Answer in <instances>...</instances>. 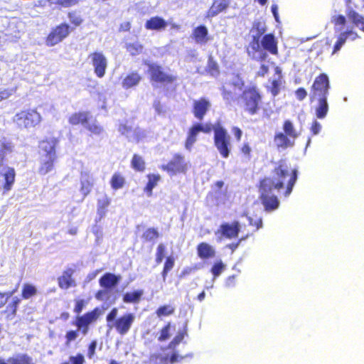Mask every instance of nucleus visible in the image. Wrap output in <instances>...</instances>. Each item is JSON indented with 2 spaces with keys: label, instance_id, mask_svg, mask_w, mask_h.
Instances as JSON below:
<instances>
[{
  "label": "nucleus",
  "instance_id": "obj_1",
  "mask_svg": "<svg viewBox=\"0 0 364 364\" xmlns=\"http://www.w3.org/2000/svg\"><path fill=\"white\" fill-rule=\"evenodd\" d=\"M297 180V170L291 168L284 161H280L274 171L273 178H267L260 183V200L267 212H272L279 208V201L275 195L284 188L285 182L287 189L284 196L288 197Z\"/></svg>",
  "mask_w": 364,
  "mask_h": 364
},
{
  "label": "nucleus",
  "instance_id": "obj_2",
  "mask_svg": "<svg viewBox=\"0 0 364 364\" xmlns=\"http://www.w3.org/2000/svg\"><path fill=\"white\" fill-rule=\"evenodd\" d=\"M345 12L353 25H346L347 20L343 15L339 14L332 16L331 21L334 24L335 33L337 38L332 54L338 52L347 41H353L359 38L357 32L354 31L353 26L364 32V17L353 10L350 5L347 6Z\"/></svg>",
  "mask_w": 364,
  "mask_h": 364
},
{
  "label": "nucleus",
  "instance_id": "obj_3",
  "mask_svg": "<svg viewBox=\"0 0 364 364\" xmlns=\"http://www.w3.org/2000/svg\"><path fill=\"white\" fill-rule=\"evenodd\" d=\"M117 309L113 308L107 314L106 317L107 326L110 328L114 327L118 333L124 336L129 331L136 316L132 313H127L117 318Z\"/></svg>",
  "mask_w": 364,
  "mask_h": 364
},
{
  "label": "nucleus",
  "instance_id": "obj_4",
  "mask_svg": "<svg viewBox=\"0 0 364 364\" xmlns=\"http://www.w3.org/2000/svg\"><path fill=\"white\" fill-rule=\"evenodd\" d=\"M214 145L225 159L229 157L231 151V137L227 130L220 124L213 126Z\"/></svg>",
  "mask_w": 364,
  "mask_h": 364
},
{
  "label": "nucleus",
  "instance_id": "obj_5",
  "mask_svg": "<svg viewBox=\"0 0 364 364\" xmlns=\"http://www.w3.org/2000/svg\"><path fill=\"white\" fill-rule=\"evenodd\" d=\"M42 117L35 109H26L16 113L13 122L19 127L26 129L33 128L41 123Z\"/></svg>",
  "mask_w": 364,
  "mask_h": 364
},
{
  "label": "nucleus",
  "instance_id": "obj_6",
  "mask_svg": "<svg viewBox=\"0 0 364 364\" xmlns=\"http://www.w3.org/2000/svg\"><path fill=\"white\" fill-rule=\"evenodd\" d=\"M260 100L261 97L256 87L250 86L244 90L239 102L245 111L250 114H255L259 109Z\"/></svg>",
  "mask_w": 364,
  "mask_h": 364
},
{
  "label": "nucleus",
  "instance_id": "obj_7",
  "mask_svg": "<svg viewBox=\"0 0 364 364\" xmlns=\"http://www.w3.org/2000/svg\"><path fill=\"white\" fill-rule=\"evenodd\" d=\"M330 82L326 74L322 73L314 81L310 92V99L328 98Z\"/></svg>",
  "mask_w": 364,
  "mask_h": 364
},
{
  "label": "nucleus",
  "instance_id": "obj_8",
  "mask_svg": "<svg viewBox=\"0 0 364 364\" xmlns=\"http://www.w3.org/2000/svg\"><path fill=\"white\" fill-rule=\"evenodd\" d=\"M161 168L170 176H174L180 173H185L188 169V164L185 161L183 156L176 154L167 164L162 165Z\"/></svg>",
  "mask_w": 364,
  "mask_h": 364
},
{
  "label": "nucleus",
  "instance_id": "obj_9",
  "mask_svg": "<svg viewBox=\"0 0 364 364\" xmlns=\"http://www.w3.org/2000/svg\"><path fill=\"white\" fill-rule=\"evenodd\" d=\"M89 59L98 77L105 76L107 68V59L102 52H94L89 55Z\"/></svg>",
  "mask_w": 364,
  "mask_h": 364
},
{
  "label": "nucleus",
  "instance_id": "obj_10",
  "mask_svg": "<svg viewBox=\"0 0 364 364\" xmlns=\"http://www.w3.org/2000/svg\"><path fill=\"white\" fill-rule=\"evenodd\" d=\"M240 232V223L237 221L232 223H223L215 231V234L219 241L223 237L232 239L237 237Z\"/></svg>",
  "mask_w": 364,
  "mask_h": 364
},
{
  "label": "nucleus",
  "instance_id": "obj_11",
  "mask_svg": "<svg viewBox=\"0 0 364 364\" xmlns=\"http://www.w3.org/2000/svg\"><path fill=\"white\" fill-rule=\"evenodd\" d=\"M69 34V26L66 23H62L54 28L46 39V45L53 46L61 42Z\"/></svg>",
  "mask_w": 364,
  "mask_h": 364
},
{
  "label": "nucleus",
  "instance_id": "obj_12",
  "mask_svg": "<svg viewBox=\"0 0 364 364\" xmlns=\"http://www.w3.org/2000/svg\"><path fill=\"white\" fill-rule=\"evenodd\" d=\"M247 53L250 57L257 61L264 60L267 57V53L262 49L259 37H253V40L250 42L247 48Z\"/></svg>",
  "mask_w": 364,
  "mask_h": 364
},
{
  "label": "nucleus",
  "instance_id": "obj_13",
  "mask_svg": "<svg viewBox=\"0 0 364 364\" xmlns=\"http://www.w3.org/2000/svg\"><path fill=\"white\" fill-rule=\"evenodd\" d=\"M144 63L149 67V72L152 80L159 82H170L173 80L174 78L163 72L159 65L155 63H149L147 60H145Z\"/></svg>",
  "mask_w": 364,
  "mask_h": 364
},
{
  "label": "nucleus",
  "instance_id": "obj_14",
  "mask_svg": "<svg viewBox=\"0 0 364 364\" xmlns=\"http://www.w3.org/2000/svg\"><path fill=\"white\" fill-rule=\"evenodd\" d=\"M15 171L13 168L0 164V177L4 178L3 193L11 191L15 181Z\"/></svg>",
  "mask_w": 364,
  "mask_h": 364
},
{
  "label": "nucleus",
  "instance_id": "obj_15",
  "mask_svg": "<svg viewBox=\"0 0 364 364\" xmlns=\"http://www.w3.org/2000/svg\"><path fill=\"white\" fill-rule=\"evenodd\" d=\"M185 334L186 333L183 331L178 332V334L174 337L173 341L168 345V349L171 350V354H166V360L169 359L171 363H174L183 359L182 356H179L176 353V352L175 351V348L183 341Z\"/></svg>",
  "mask_w": 364,
  "mask_h": 364
},
{
  "label": "nucleus",
  "instance_id": "obj_16",
  "mask_svg": "<svg viewBox=\"0 0 364 364\" xmlns=\"http://www.w3.org/2000/svg\"><path fill=\"white\" fill-rule=\"evenodd\" d=\"M56 139H48L41 141L39 144L40 156L57 158L55 152Z\"/></svg>",
  "mask_w": 364,
  "mask_h": 364
},
{
  "label": "nucleus",
  "instance_id": "obj_17",
  "mask_svg": "<svg viewBox=\"0 0 364 364\" xmlns=\"http://www.w3.org/2000/svg\"><path fill=\"white\" fill-rule=\"evenodd\" d=\"M94 183L92 173L87 170H83L80 175V191L83 196V199L90 193Z\"/></svg>",
  "mask_w": 364,
  "mask_h": 364
},
{
  "label": "nucleus",
  "instance_id": "obj_18",
  "mask_svg": "<svg viewBox=\"0 0 364 364\" xmlns=\"http://www.w3.org/2000/svg\"><path fill=\"white\" fill-rule=\"evenodd\" d=\"M210 107V102L205 98H200L193 101V113L196 118L202 120Z\"/></svg>",
  "mask_w": 364,
  "mask_h": 364
},
{
  "label": "nucleus",
  "instance_id": "obj_19",
  "mask_svg": "<svg viewBox=\"0 0 364 364\" xmlns=\"http://www.w3.org/2000/svg\"><path fill=\"white\" fill-rule=\"evenodd\" d=\"M191 36L195 43L200 46L205 45L210 40L208 35V28L203 25L195 28L193 31Z\"/></svg>",
  "mask_w": 364,
  "mask_h": 364
},
{
  "label": "nucleus",
  "instance_id": "obj_20",
  "mask_svg": "<svg viewBox=\"0 0 364 364\" xmlns=\"http://www.w3.org/2000/svg\"><path fill=\"white\" fill-rule=\"evenodd\" d=\"M311 100L316 102L314 107L316 117L319 119H324L329 110L327 98L311 99Z\"/></svg>",
  "mask_w": 364,
  "mask_h": 364
},
{
  "label": "nucleus",
  "instance_id": "obj_21",
  "mask_svg": "<svg viewBox=\"0 0 364 364\" xmlns=\"http://www.w3.org/2000/svg\"><path fill=\"white\" fill-rule=\"evenodd\" d=\"M261 44L264 51H268L273 55L277 54V42L273 34L264 35L261 40Z\"/></svg>",
  "mask_w": 364,
  "mask_h": 364
},
{
  "label": "nucleus",
  "instance_id": "obj_22",
  "mask_svg": "<svg viewBox=\"0 0 364 364\" xmlns=\"http://www.w3.org/2000/svg\"><path fill=\"white\" fill-rule=\"evenodd\" d=\"M199 127L200 125L195 123L189 128L187 132V137L185 141V148L189 151L192 150L194 144L197 141L198 136L200 132Z\"/></svg>",
  "mask_w": 364,
  "mask_h": 364
},
{
  "label": "nucleus",
  "instance_id": "obj_23",
  "mask_svg": "<svg viewBox=\"0 0 364 364\" xmlns=\"http://www.w3.org/2000/svg\"><path fill=\"white\" fill-rule=\"evenodd\" d=\"M99 316L98 309H95L93 311L88 312L83 316H78L76 319L75 325L77 328H81L84 326H87L92 323L93 321L97 320Z\"/></svg>",
  "mask_w": 364,
  "mask_h": 364
},
{
  "label": "nucleus",
  "instance_id": "obj_24",
  "mask_svg": "<svg viewBox=\"0 0 364 364\" xmlns=\"http://www.w3.org/2000/svg\"><path fill=\"white\" fill-rule=\"evenodd\" d=\"M73 270L68 269L63 272V274L58 278V285L63 289H68L71 287L76 285L75 281L73 279L72 276Z\"/></svg>",
  "mask_w": 364,
  "mask_h": 364
},
{
  "label": "nucleus",
  "instance_id": "obj_25",
  "mask_svg": "<svg viewBox=\"0 0 364 364\" xmlns=\"http://www.w3.org/2000/svg\"><path fill=\"white\" fill-rule=\"evenodd\" d=\"M121 280L120 276L112 273H106L100 279V285L106 289L114 287Z\"/></svg>",
  "mask_w": 364,
  "mask_h": 364
},
{
  "label": "nucleus",
  "instance_id": "obj_26",
  "mask_svg": "<svg viewBox=\"0 0 364 364\" xmlns=\"http://www.w3.org/2000/svg\"><path fill=\"white\" fill-rule=\"evenodd\" d=\"M230 3V0H213V3L208 10V17H214L225 10Z\"/></svg>",
  "mask_w": 364,
  "mask_h": 364
},
{
  "label": "nucleus",
  "instance_id": "obj_27",
  "mask_svg": "<svg viewBox=\"0 0 364 364\" xmlns=\"http://www.w3.org/2000/svg\"><path fill=\"white\" fill-rule=\"evenodd\" d=\"M55 159L56 158L40 156L38 173L41 175H46L50 172L53 169Z\"/></svg>",
  "mask_w": 364,
  "mask_h": 364
},
{
  "label": "nucleus",
  "instance_id": "obj_28",
  "mask_svg": "<svg viewBox=\"0 0 364 364\" xmlns=\"http://www.w3.org/2000/svg\"><path fill=\"white\" fill-rule=\"evenodd\" d=\"M198 255L201 259H208L215 256V248L206 242H201L197 247Z\"/></svg>",
  "mask_w": 364,
  "mask_h": 364
},
{
  "label": "nucleus",
  "instance_id": "obj_29",
  "mask_svg": "<svg viewBox=\"0 0 364 364\" xmlns=\"http://www.w3.org/2000/svg\"><path fill=\"white\" fill-rule=\"evenodd\" d=\"M167 26L166 21L159 17L154 16L147 20L145 23V28L148 30H161Z\"/></svg>",
  "mask_w": 364,
  "mask_h": 364
},
{
  "label": "nucleus",
  "instance_id": "obj_30",
  "mask_svg": "<svg viewBox=\"0 0 364 364\" xmlns=\"http://www.w3.org/2000/svg\"><path fill=\"white\" fill-rule=\"evenodd\" d=\"M274 141L277 148L282 150L294 145V142L291 141L288 136L282 132L276 134Z\"/></svg>",
  "mask_w": 364,
  "mask_h": 364
},
{
  "label": "nucleus",
  "instance_id": "obj_31",
  "mask_svg": "<svg viewBox=\"0 0 364 364\" xmlns=\"http://www.w3.org/2000/svg\"><path fill=\"white\" fill-rule=\"evenodd\" d=\"M141 80V76L137 73H132L122 81V87L125 89L131 88L139 84Z\"/></svg>",
  "mask_w": 364,
  "mask_h": 364
},
{
  "label": "nucleus",
  "instance_id": "obj_32",
  "mask_svg": "<svg viewBox=\"0 0 364 364\" xmlns=\"http://www.w3.org/2000/svg\"><path fill=\"white\" fill-rule=\"evenodd\" d=\"M89 120L88 112H78L73 114L69 118V122L73 125L82 124L85 126L87 121Z\"/></svg>",
  "mask_w": 364,
  "mask_h": 364
},
{
  "label": "nucleus",
  "instance_id": "obj_33",
  "mask_svg": "<svg viewBox=\"0 0 364 364\" xmlns=\"http://www.w3.org/2000/svg\"><path fill=\"white\" fill-rule=\"evenodd\" d=\"M147 178L148 183L144 188V191L146 193L147 196L150 197L152 195L154 188L156 186L161 177L159 174H149Z\"/></svg>",
  "mask_w": 364,
  "mask_h": 364
},
{
  "label": "nucleus",
  "instance_id": "obj_34",
  "mask_svg": "<svg viewBox=\"0 0 364 364\" xmlns=\"http://www.w3.org/2000/svg\"><path fill=\"white\" fill-rule=\"evenodd\" d=\"M9 364H34L31 358L26 354H18L8 359Z\"/></svg>",
  "mask_w": 364,
  "mask_h": 364
},
{
  "label": "nucleus",
  "instance_id": "obj_35",
  "mask_svg": "<svg viewBox=\"0 0 364 364\" xmlns=\"http://www.w3.org/2000/svg\"><path fill=\"white\" fill-rule=\"evenodd\" d=\"M143 294L142 290H136L132 292H127L124 294L123 301L125 303L138 302Z\"/></svg>",
  "mask_w": 364,
  "mask_h": 364
},
{
  "label": "nucleus",
  "instance_id": "obj_36",
  "mask_svg": "<svg viewBox=\"0 0 364 364\" xmlns=\"http://www.w3.org/2000/svg\"><path fill=\"white\" fill-rule=\"evenodd\" d=\"M119 131L122 134L125 135L130 141L136 140L137 137L135 136L136 130L133 129L131 126L127 124H120Z\"/></svg>",
  "mask_w": 364,
  "mask_h": 364
},
{
  "label": "nucleus",
  "instance_id": "obj_37",
  "mask_svg": "<svg viewBox=\"0 0 364 364\" xmlns=\"http://www.w3.org/2000/svg\"><path fill=\"white\" fill-rule=\"evenodd\" d=\"M126 49L132 55H139L143 50V46L138 41L126 43Z\"/></svg>",
  "mask_w": 364,
  "mask_h": 364
},
{
  "label": "nucleus",
  "instance_id": "obj_38",
  "mask_svg": "<svg viewBox=\"0 0 364 364\" xmlns=\"http://www.w3.org/2000/svg\"><path fill=\"white\" fill-rule=\"evenodd\" d=\"M124 183L125 181L124 177L117 173H114L110 181L111 186L114 190L122 188L124 186Z\"/></svg>",
  "mask_w": 364,
  "mask_h": 364
},
{
  "label": "nucleus",
  "instance_id": "obj_39",
  "mask_svg": "<svg viewBox=\"0 0 364 364\" xmlns=\"http://www.w3.org/2000/svg\"><path fill=\"white\" fill-rule=\"evenodd\" d=\"M283 129L285 132V134L291 138H296L298 136V134L296 133L293 123L290 120H286L283 125Z\"/></svg>",
  "mask_w": 364,
  "mask_h": 364
},
{
  "label": "nucleus",
  "instance_id": "obj_40",
  "mask_svg": "<svg viewBox=\"0 0 364 364\" xmlns=\"http://www.w3.org/2000/svg\"><path fill=\"white\" fill-rule=\"evenodd\" d=\"M110 200V198L106 195L98 199L97 211L100 215L105 214V210L109 205Z\"/></svg>",
  "mask_w": 364,
  "mask_h": 364
},
{
  "label": "nucleus",
  "instance_id": "obj_41",
  "mask_svg": "<svg viewBox=\"0 0 364 364\" xmlns=\"http://www.w3.org/2000/svg\"><path fill=\"white\" fill-rule=\"evenodd\" d=\"M132 166L136 171H142L145 168V164L141 156L134 154L132 160Z\"/></svg>",
  "mask_w": 364,
  "mask_h": 364
},
{
  "label": "nucleus",
  "instance_id": "obj_42",
  "mask_svg": "<svg viewBox=\"0 0 364 364\" xmlns=\"http://www.w3.org/2000/svg\"><path fill=\"white\" fill-rule=\"evenodd\" d=\"M85 127L87 128L90 132H91L94 134L99 135L102 132V127L97 124V122L95 120H87Z\"/></svg>",
  "mask_w": 364,
  "mask_h": 364
},
{
  "label": "nucleus",
  "instance_id": "obj_43",
  "mask_svg": "<svg viewBox=\"0 0 364 364\" xmlns=\"http://www.w3.org/2000/svg\"><path fill=\"white\" fill-rule=\"evenodd\" d=\"M174 311V308L171 305H164L160 306L156 311V315L159 317L166 316L172 314Z\"/></svg>",
  "mask_w": 364,
  "mask_h": 364
},
{
  "label": "nucleus",
  "instance_id": "obj_44",
  "mask_svg": "<svg viewBox=\"0 0 364 364\" xmlns=\"http://www.w3.org/2000/svg\"><path fill=\"white\" fill-rule=\"evenodd\" d=\"M159 237V232L155 228H149L143 234L146 241H153Z\"/></svg>",
  "mask_w": 364,
  "mask_h": 364
},
{
  "label": "nucleus",
  "instance_id": "obj_45",
  "mask_svg": "<svg viewBox=\"0 0 364 364\" xmlns=\"http://www.w3.org/2000/svg\"><path fill=\"white\" fill-rule=\"evenodd\" d=\"M225 265L223 263L222 261H219L213 266L211 269V272L213 274V278L219 277L223 271L225 269Z\"/></svg>",
  "mask_w": 364,
  "mask_h": 364
},
{
  "label": "nucleus",
  "instance_id": "obj_46",
  "mask_svg": "<svg viewBox=\"0 0 364 364\" xmlns=\"http://www.w3.org/2000/svg\"><path fill=\"white\" fill-rule=\"evenodd\" d=\"M36 293V289L31 284H25L23 289L22 296L24 299H29Z\"/></svg>",
  "mask_w": 364,
  "mask_h": 364
},
{
  "label": "nucleus",
  "instance_id": "obj_47",
  "mask_svg": "<svg viewBox=\"0 0 364 364\" xmlns=\"http://www.w3.org/2000/svg\"><path fill=\"white\" fill-rule=\"evenodd\" d=\"M52 4H58L63 7H70L76 5L79 0H49Z\"/></svg>",
  "mask_w": 364,
  "mask_h": 364
},
{
  "label": "nucleus",
  "instance_id": "obj_48",
  "mask_svg": "<svg viewBox=\"0 0 364 364\" xmlns=\"http://www.w3.org/2000/svg\"><path fill=\"white\" fill-rule=\"evenodd\" d=\"M171 323H168L165 327H164L160 333V336L159 337V341H164L169 338L171 336Z\"/></svg>",
  "mask_w": 364,
  "mask_h": 364
},
{
  "label": "nucleus",
  "instance_id": "obj_49",
  "mask_svg": "<svg viewBox=\"0 0 364 364\" xmlns=\"http://www.w3.org/2000/svg\"><path fill=\"white\" fill-rule=\"evenodd\" d=\"M12 145L9 142H4L0 144V161H1L7 152L11 151Z\"/></svg>",
  "mask_w": 364,
  "mask_h": 364
},
{
  "label": "nucleus",
  "instance_id": "obj_50",
  "mask_svg": "<svg viewBox=\"0 0 364 364\" xmlns=\"http://www.w3.org/2000/svg\"><path fill=\"white\" fill-rule=\"evenodd\" d=\"M165 246L163 244H159L156 254V262L157 264H160L164 258Z\"/></svg>",
  "mask_w": 364,
  "mask_h": 364
},
{
  "label": "nucleus",
  "instance_id": "obj_51",
  "mask_svg": "<svg viewBox=\"0 0 364 364\" xmlns=\"http://www.w3.org/2000/svg\"><path fill=\"white\" fill-rule=\"evenodd\" d=\"M208 67L209 72L211 75L216 76L218 74L219 71H218V64L216 63V62L213 61L210 58L208 60Z\"/></svg>",
  "mask_w": 364,
  "mask_h": 364
},
{
  "label": "nucleus",
  "instance_id": "obj_52",
  "mask_svg": "<svg viewBox=\"0 0 364 364\" xmlns=\"http://www.w3.org/2000/svg\"><path fill=\"white\" fill-rule=\"evenodd\" d=\"M69 20L75 26H79L82 20L81 17L75 12H70L68 14Z\"/></svg>",
  "mask_w": 364,
  "mask_h": 364
},
{
  "label": "nucleus",
  "instance_id": "obj_53",
  "mask_svg": "<svg viewBox=\"0 0 364 364\" xmlns=\"http://www.w3.org/2000/svg\"><path fill=\"white\" fill-rule=\"evenodd\" d=\"M14 293V291L5 293L0 292V308L2 307Z\"/></svg>",
  "mask_w": 364,
  "mask_h": 364
},
{
  "label": "nucleus",
  "instance_id": "obj_54",
  "mask_svg": "<svg viewBox=\"0 0 364 364\" xmlns=\"http://www.w3.org/2000/svg\"><path fill=\"white\" fill-rule=\"evenodd\" d=\"M249 224L252 226H255L256 229L258 230L259 228H262V220L261 218H258L256 219H254L252 217L248 216L247 217Z\"/></svg>",
  "mask_w": 364,
  "mask_h": 364
},
{
  "label": "nucleus",
  "instance_id": "obj_55",
  "mask_svg": "<svg viewBox=\"0 0 364 364\" xmlns=\"http://www.w3.org/2000/svg\"><path fill=\"white\" fill-rule=\"evenodd\" d=\"M321 128H322L321 124L317 120H314L312 122L310 129L314 135H317L320 133Z\"/></svg>",
  "mask_w": 364,
  "mask_h": 364
},
{
  "label": "nucleus",
  "instance_id": "obj_56",
  "mask_svg": "<svg viewBox=\"0 0 364 364\" xmlns=\"http://www.w3.org/2000/svg\"><path fill=\"white\" fill-rule=\"evenodd\" d=\"M78 333L77 331H69L65 335L66 345H68L71 341L77 338Z\"/></svg>",
  "mask_w": 364,
  "mask_h": 364
},
{
  "label": "nucleus",
  "instance_id": "obj_57",
  "mask_svg": "<svg viewBox=\"0 0 364 364\" xmlns=\"http://www.w3.org/2000/svg\"><path fill=\"white\" fill-rule=\"evenodd\" d=\"M69 359L72 364H83L85 362L84 356L80 353L75 356H70Z\"/></svg>",
  "mask_w": 364,
  "mask_h": 364
},
{
  "label": "nucleus",
  "instance_id": "obj_58",
  "mask_svg": "<svg viewBox=\"0 0 364 364\" xmlns=\"http://www.w3.org/2000/svg\"><path fill=\"white\" fill-rule=\"evenodd\" d=\"M85 304V301L84 299H76L75 306L74 309L75 312L77 314H80L82 311Z\"/></svg>",
  "mask_w": 364,
  "mask_h": 364
},
{
  "label": "nucleus",
  "instance_id": "obj_59",
  "mask_svg": "<svg viewBox=\"0 0 364 364\" xmlns=\"http://www.w3.org/2000/svg\"><path fill=\"white\" fill-rule=\"evenodd\" d=\"M174 266V258L171 256L168 257L164 264V268H165V272H169L172 269Z\"/></svg>",
  "mask_w": 364,
  "mask_h": 364
},
{
  "label": "nucleus",
  "instance_id": "obj_60",
  "mask_svg": "<svg viewBox=\"0 0 364 364\" xmlns=\"http://www.w3.org/2000/svg\"><path fill=\"white\" fill-rule=\"evenodd\" d=\"M296 97L299 100H303L307 95L305 89L300 87L296 91Z\"/></svg>",
  "mask_w": 364,
  "mask_h": 364
},
{
  "label": "nucleus",
  "instance_id": "obj_61",
  "mask_svg": "<svg viewBox=\"0 0 364 364\" xmlns=\"http://www.w3.org/2000/svg\"><path fill=\"white\" fill-rule=\"evenodd\" d=\"M11 94H12V91L11 90L0 89V102L2 100L9 98L11 95Z\"/></svg>",
  "mask_w": 364,
  "mask_h": 364
},
{
  "label": "nucleus",
  "instance_id": "obj_62",
  "mask_svg": "<svg viewBox=\"0 0 364 364\" xmlns=\"http://www.w3.org/2000/svg\"><path fill=\"white\" fill-rule=\"evenodd\" d=\"M196 124H199L200 127L199 129L200 132L203 133H209L212 130V127L210 124H201V123H196Z\"/></svg>",
  "mask_w": 364,
  "mask_h": 364
},
{
  "label": "nucleus",
  "instance_id": "obj_63",
  "mask_svg": "<svg viewBox=\"0 0 364 364\" xmlns=\"http://www.w3.org/2000/svg\"><path fill=\"white\" fill-rule=\"evenodd\" d=\"M232 132L237 140L240 141L242 134V130L239 127H235L232 128Z\"/></svg>",
  "mask_w": 364,
  "mask_h": 364
},
{
  "label": "nucleus",
  "instance_id": "obj_64",
  "mask_svg": "<svg viewBox=\"0 0 364 364\" xmlns=\"http://www.w3.org/2000/svg\"><path fill=\"white\" fill-rule=\"evenodd\" d=\"M232 84L235 87H237L239 90H242V87L244 86L243 81L239 77H236L235 78V80L232 82Z\"/></svg>",
  "mask_w": 364,
  "mask_h": 364
}]
</instances>
